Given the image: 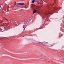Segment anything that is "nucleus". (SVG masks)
I'll use <instances>...</instances> for the list:
<instances>
[{
    "label": "nucleus",
    "instance_id": "nucleus-1",
    "mask_svg": "<svg viewBox=\"0 0 64 64\" xmlns=\"http://www.w3.org/2000/svg\"><path fill=\"white\" fill-rule=\"evenodd\" d=\"M25 5V4L23 3H18L16 4V3H15L14 4V6H24Z\"/></svg>",
    "mask_w": 64,
    "mask_h": 64
},
{
    "label": "nucleus",
    "instance_id": "nucleus-2",
    "mask_svg": "<svg viewBox=\"0 0 64 64\" xmlns=\"http://www.w3.org/2000/svg\"><path fill=\"white\" fill-rule=\"evenodd\" d=\"M29 20H25V21L24 22V26L23 27V28H24V29H25V28H24L25 27V26H26V24H27V23H28H28H29Z\"/></svg>",
    "mask_w": 64,
    "mask_h": 64
},
{
    "label": "nucleus",
    "instance_id": "nucleus-3",
    "mask_svg": "<svg viewBox=\"0 0 64 64\" xmlns=\"http://www.w3.org/2000/svg\"><path fill=\"white\" fill-rule=\"evenodd\" d=\"M31 7L33 10H34L35 9H35H37L38 8V6H36L34 5V4H32L31 5Z\"/></svg>",
    "mask_w": 64,
    "mask_h": 64
},
{
    "label": "nucleus",
    "instance_id": "nucleus-4",
    "mask_svg": "<svg viewBox=\"0 0 64 64\" xmlns=\"http://www.w3.org/2000/svg\"><path fill=\"white\" fill-rule=\"evenodd\" d=\"M52 11H48L46 12L45 13V15H48V14H52Z\"/></svg>",
    "mask_w": 64,
    "mask_h": 64
},
{
    "label": "nucleus",
    "instance_id": "nucleus-5",
    "mask_svg": "<svg viewBox=\"0 0 64 64\" xmlns=\"http://www.w3.org/2000/svg\"><path fill=\"white\" fill-rule=\"evenodd\" d=\"M38 43H41V44H43V45H46V44L44 42H38Z\"/></svg>",
    "mask_w": 64,
    "mask_h": 64
},
{
    "label": "nucleus",
    "instance_id": "nucleus-6",
    "mask_svg": "<svg viewBox=\"0 0 64 64\" xmlns=\"http://www.w3.org/2000/svg\"><path fill=\"white\" fill-rule=\"evenodd\" d=\"M6 25L7 24L6 23H4L2 24V26H6Z\"/></svg>",
    "mask_w": 64,
    "mask_h": 64
},
{
    "label": "nucleus",
    "instance_id": "nucleus-7",
    "mask_svg": "<svg viewBox=\"0 0 64 64\" xmlns=\"http://www.w3.org/2000/svg\"><path fill=\"white\" fill-rule=\"evenodd\" d=\"M36 12L37 10H35L33 12V14H34V13H36Z\"/></svg>",
    "mask_w": 64,
    "mask_h": 64
},
{
    "label": "nucleus",
    "instance_id": "nucleus-8",
    "mask_svg": "<svg viewBox=\"0 0 64 64\" xmlns=\"http://www.w3.org/2000/svg\"><path fill=\"white\" fill-rule=\"evenodd\" d=\"M39 2H40V4H43V2L42 0H40L39 1Z\"/></svg>",
    "mask_w": 64,
    "mask_h": 64
},
{
    "label": "nucleus",
    "instance_id": "nucleus-9",
    "mask_svg": "<svg viewBox=\"0 0 64 64\" xmlns=\"http://www.w3.org/2000/svg\"><path fill=\"white\" fill-rule=\"evenodd\" d=\"M45 45L46 46H47L48 47H49V44H46Z\"/></svg>",
    "mask_w": 64,
    "mask_h": 64
},
{
    "label": "nucleus",
    "instance_id": "nucleus-10",
    "mask_svg": "<svg viewBox=\"0 0 64 64\" xmlns=\"http://www.w3.org/2000/svg\"><path fill=\"white\" fill-rule=\"evenodd\" d=\"M38 4H41V2H40L39 1L38 2Z\"/></svg>",
    "mask_w": 64,
    "mask_h": 64
},
{
    "label": "nucleus",
    "instance_id": "nucleus-11",
    "mask_svg": "<svg viewBox=\"0 0 64 64\" xmlns=\"http://www.w3.org/2000/svg\"><path fill=\"white\" fill-rule=\"evenodd\" d=\"M34 2H35V0H33L32 1V3H34Z\"/></svg>",
    "mask_w": 64,
    "mask_h": 64
},
{
    "label": "nucleus",
    "instance_id": "nucleus-12",
    "mask_svg": "<svg viewBox=\"0 0 64 64\" xmlns=\"http://www.w3.org/2000/svg\"><path fill=\"white\" fill-rule=\"evenodd\" d=\"M6 20V21H8V20H7V19H6V18H4V20Z\"/></svg>",
    "mask_w": 64,
    "mask_h": 64
},
{
    "label": "nucleus",
    "instance_id": "nucleus-13",
    "mask_svg": "<svg viewBox=\"0 0 64 64\" xmlns=\"http://www.w3.org/2000/svg\"><path fill=\"white\" fill-rule=\"evenodd\" d=\"M4 2H3L2 4H0V6H1V5L3 6V3H4Z\"/></svg>",
    "mask_w": 64,
    "mask_h": 64
},
{
    "label": "nucleus",
    "instance_id": "nucleus-14",
    "mask_svg": "<svg viewBox=\"0 0 64 64\" xmlns=\"http://www.w3.org/2000/svg\"><path fill=\"white\" fill-rule=\"evenodd\" d=\"M53 9H54V10H56V8L55 7H54L53 8Z\"/></svg>",
    "mask_w": 64,
    "mask_h": 64
},
{
    "label": "nucleus",
    "instance_id": "nucleus-15",
    "mask_svg": "<svg viewBox=\"0 0 64 64\" xmlns=\"http://www.w3.org/2000/svg\"><path fill=\"white\" fill-rule=\"evenodd\" d=\"M13 22V23H16V21H14V22Z\"/></svg>",
    "mask_w": 64,
    "mask_h": 64
},
{
    "label": "nucleus",
    "instance_id": "nucleus-16",
    "mask_svg": "<svg viewBox=\"0 0 64 64\" xmlns=\"http://www.w3.org/2000/svg\"><path fill=\"white\" fill-rule=\"evenodd\" d=\"M8 10H9V9L8 8V9H7V11H9Z\"/></svg>",
    "mask_w": 64,
    "mask_h": 64
},
{
    "label": "nucleus",
    "instance_id": "nucleus-17",
    "mask_svg": "<svg viewBox=\"0 0 64 64\" xmlns=\"http://www.w3.org/2000/svg\"><path fill=\"white\" fill-rule=\"evenodd\" d=\"M46 43H48V42H46Z\"/></svg>",
    "mask_w": 64,
    "mask_h": 64
},
{
    "label": "nucleus",
    "instance_id": "nucleus-18",
    "mask_svg": "<svg viewBox=\"0 0 64 64\" xmlns=\"http://www.w3.org/2000/svg\"><path fill=\"white\" fill-rule=\"evenodd\" d=\"M3 22V21H1V22Z\"/></svg>",
    "mask_w": 64,
    "mask_h": 64
},
{
    "label": "nucleus",
    "instance_id": "nucleus-19",
    "mask_svg": "<svg viewBox=\"0 0 64 64\" xmlns=\"http://www.w3.org/2000/svg\"><path fill=\"white\" fill-rule=\"evenodd\" d=\"M35 1H37V0H36Z\"/></svg>",
    "mask_w": 64,
    "mask_h": 64
},
{
    "label": "nucleus",
    "instance_id": "nucleus-20",
    "mask_svg": "<svg viewBox=\"0 0 64 64\" xmlns=\"http://www.w3.org/2000/svg\"><path fill=\"white\" fill-rule=\"evenodd\" d=\"M24 21H25V20H23Z\"/></svg>",
    "mask_w": 64,
    "mask_h": 64
},
{
    "label": "nucleus",
    "instance_id": "nucleus-21",
    "mask_svg": "<svg viewBox=\"0 0 64 64\" xmlns=\"http://www.w3.org/2000/svg\"><path fill=\"white\" fill-rule=\"evenodd\" d=\"M0 7H1V6H0Z\"/></svg>",
    "mask_w": 64,
    "mask_h": 64
},
{
    "label": "nucleus",
    "instance_id": "nucleus-22",
    "mask_svg": "<svg viewBox=\"0 0 64 64\" xmlns=\"http://www.w3.org/2000/svg\"><path fill=\"white\" fill-rule=\"evenodd\" d=\"M16 26H18V25H17V26L16 25Z\"/></svg>",
    "mask_w": 64,
    "mask_h": 64
},
{
    "label": "nucleus",
    "instance_id": "nucleus-23",
    "mask_svg": "<svg viewBox=\"0 0 64 64\" xmlns=\"http://www.w3.org/2000/svg\"><path fill=\"white\" fill-rule=\"evenodd\" d=\"M50 46H52V45H50Z\"/></svg>",
    "mask_w": 64,
    "mask_h": 64
}]
</instances>
